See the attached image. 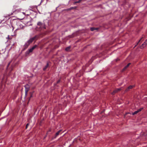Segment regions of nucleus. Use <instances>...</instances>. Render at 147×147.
Returning a JSON list of instances; mask_svg holds the SVG:
<instances>
[{"instance_id": "nucleus-11", "label": "nucleus", "mask_w": 147, "mask_h": 147, "mask_svg": "<svg viewBox=\"0 0 147 147\" xmlns=\"http://www.w3.org/2000/svg\"><path fill=\"white\" fill-rule=\"evenodd\" d=\"M133 87V86H130L127 89H126V91H128L129 90L131 89Z\"/></svg>"}, {"instance_id": "nucleus-31", "label": "nucleus", "mask_w": 147, "mask_h": 147, "mask_svg": "<svg viewBox=\"0 0 147 147\" xmlns=\"http://www.w3.org/2000/svg\"><path fill=\"white\" fill-rule=\"evenodd\" d=\"M37 27H36V29L37 30H38V29H37Z\"/></svg>"}, {"instance_id": "nucleus-19", "label": "nucleus", "mask_w": 147, "mask_h": 147, "mask_svg": "<svg viewBox=\"0 0 147 147\" xmlns=\"http://www.w3.org/2000/svg\"><path fill=\"white\" fill-rule=\"evenodd\" d=\"M7 38L9 39H11L12 38L11 36H9V35H8Z\"/></svg>"}, {"instance_id": "nucleus-8", "label": "nucleus", "mask_w": 147, "mask_h": 147, "mask_svg": "<svg viewBox=\"0 0 147 147\" xmlns=\"http://www.w3.org/2000/svg\"><path fill=\"white\" fill-rule=\"evenodd\" d=\"M147 44L144 42L140 46V48L141 49L143 48L144 47H146L147 45Z\"/></svg>"}, {"instance_id": "nucleus-12", "label": "nucleus", "mask_w": 147, "mask_h": 147, "mask_svg": "<svg viewBox=\"0 0 147 147\" xmlns=\"http://www.w3.org/2000/svg\"><path fill=\"white\" fill-rule=\"evenodd\" d=\"M130 63H129L128 64H127V65L123 69V70H125L129 66V65H130Z\"/></svg>"}, {"instance_id": "nucleus-22", "label": "nucleus", "mask_w": 147, "mask_h": 147, "mask_svg": "<svg viewBox=\"0 0 147 147\" xmlns=\"http://www.w3.org/2000/svg\"><path fill=\"white\" fill-rule=\"evenodd\" d=\"M60 80H58L57 82V83H59L60 82Z\"/></svg>"}, {"instance_id": "nucleus-30", "label": "nucleus", "mask_w": 147, "mask_h": 147, "mask_svg": "<svg viewBox=\"0 0 147 147\" xmlns=\"http://www.w3.org/2000/svg\"><path fill=\"white\" fill-rule=\"evenodd\" d=\"M143 37H142L140 39H141V40L143 38Z\"/></svg>"}, {"instance_id": "nucleus-16", "label": "nucleus", "mask_w": 147, "mask_h": 147, "mask_svg": "<svg viewBox=\"0 0 147 147\" xmlns=\"http://www.w3.org/2000/svg\"><path fill=\"white\" fill-rule=\"evenodd\" d=\"M19 28H17V29H16V30L14 31V36H15V35H16V31L18 30H19Z\"/></svg>"}, {"instance_id": "nucleus-7", "label": "nucleus", "mask_w": 147, "mask_h": 147, "mask_svg": "<svg viewBox=\"0 0 147 147\" xmlns=\"http://www.w3.org/2000/svg\"><path fill=\"white\" fill-rule=\"evenodd\" d=\"M121 90V88H117L113 91V92L112 93V94H114L115 93L119 91L120 90Z\"/></svg>"}, {"instance_id": "nucleus-29", "label": "nucleus", "mask_w": 147, "mask_h": 147, "mask_svg": "<svg viewBox=\"0 0 147 147\" xmlns=\"http://www.w3.org/2000/svg\"><path fill=\"white\" fill-rule=\"evenodd\" d=\"M22 13H23L24 15H25V13L24 12H22Z\"/></svg>"}, {"instance_id": "nucleus-20", "label": "nucleus", "mask_w": 147, "mask_h": 147, "mask_svg": "<svg viewBox=\"0 0 147 147\" xmlns=\"http://www.w3.org/2000/svg\"><path fill=\"white\" fill-rule=\"evenodd\" d=\"M44 0H41L40 3V4L38 5H39L41 4V3H42L43 2V1H44Z\"/></svg>"}, {"instance_id": "nucleus-10", "label": "nucleus", "mask_w": 147, "mask_h": 147, "mask_svg": "<svg viewBox=\"0 0 147 147\" xmlns=\"http://www.w3.org/2000/svg\"><path fill=\"white\" fill-rule=\"evenodd\" d=\"M49 65V64L48 63H47V64L43 68V70L44 71H45L46 69L47 68V67H48Z\"/></svg>"}, {"instance_id": "nucleus-26", "label": "nucleus", "mask_w": 147, "mask_h": 147, "mask_svg": "<svg viewBox=\"0 0 147 147\" xmlns=\"http://www.w3.org/2000/svg\"><path fill=\"white\" fill-rule=\"evenodd\" d=\"M10 63H9L8 64V65H7V67H8L9 66V64H10Z\"/></svg>"}, {"instance_id": "nucleus-27", "label": "nucleus", "mask_w": 147, "mask_h": 147, "mask_svg": "<svg viewBox=\"0 0 147 147\" xmlns=\"http://www.w3.org/2000/svg\"><path fill=\"white\" fill-rule=\"evenodd\" d=\"M10 63H9L8 64V65H7V67H8L9 66V64H10Z\"/></svg>"}, {"instance_id": "nucleus-25", "label": "nucleus", "mask_w": 147, "mask_h": 147, "mask_svg": "<svg viewBox=\"0 0 147 147\" xmlns=\"http://www.w3.org/2000/svg\"><path fill=\"white\" fill-rule=\"evenodd\" d=\"M12 14H13V13H11V14H10V15L8 14V16H10L11 15H12Z\"/></svg>"}, {"instance_id": "nucleus-28", "label": "nucleus", "mask_w": 147, "mask_h": 147, "mask_svg": "<svg viewBox=\"0 0 147 147\" xmlns=\"http://www.w3.org/2000/svg\"><path fill=\"white\" fill-rule=\"evenodd\" d=\"M145 42L147 44V39L145 40Z\"/></svg>"}, {"instance_id": "nucleus-13", "label": "nucleus", "mask_w": 147, "mask_h": 147, "mask_svg": "<svg viewBox=\"0 0 147 147\" xmlns=\"http://www.w3.org/2000/svg\"><path fill=\"white\" fill-rule=\"evenodd\" d=\"M70 46H69L66 48L65 50L67 51H69L70 49Z\"/></svg>"}, {"instance_id": "nucleus-3", "label": "nucleus", "mask_w": 147, "mask_h": 147, "mask_svg": "<svg viewBox=\"0 0 147 147\" xmlns=\"http://www.w3.org/2000/svg\"><path fill=\"white\" fill-rule=\"evenodd\" d=\"M36 36H35L33 37L30 38L29 40H28L27 41V42H28L29 44H30L35 39L36 37Z\"/></svg>"}, {"instance_id": "nucleus-21", "label": "nucleus", "mask_w": 147, "mask_h": 147, "mask_svg": "<svg viewBox=\"0 0 147 147\" xmlns=\"http://www.w3.org/2000/svg\"><path fill=\"white\" fill-rule=\"evenodd\" d=\"M29 125V123H27V125H26V129L27 128L28 126Z\"/></svg>"}, {"instance_id": "nucleus-18", "label": "nucleus", "mask_w": 147, "mask_h": 147, "mask_svg": "<svg viewBox=\"0 0 147 147\" xmlns=\"http://www.w3.org/2000/svg\"><path fill=\"white\" fill-rule=\"evenodd\" d=\"M82 0H79L78 1L75 2V3H79Z\"/></svg>"}, {"instance_id": "nucleus-14", "label": "nucleus", "mask_w": 147, "mask_h": 147, "mask_svg": "<svg viewBox=\"0 0 147 147\" xmlns=\"http://www.w3.org/2000/svg\"><path fill=\"white\" fill-rule=\"evenodd\" d=\"M61 131V130H60L59 131H57L55 135L56 137H57V136L59 135V134Z\"/></svg>"}, {"instance_id": "nucleus-15", "label": "nucleus", "mask_w": 147, "mask_h": 147, "mask_svg": "<svg viewBox=\"0 0 147 147\" xmlns=\"http://www.w3.org/2000/svg\"><path fill=\"white\" fill-rule=\"evenodd\" d=\"M138 113V111H135L134 112V113H132V114L133 115L136 114L137 113Z\"/></svg>"}, {"instance_id": "nucleus-4", "label": "nucleus", "mask_w": 147, "mask_h": 147, "mask_svg": "<svg viewBox=\"0 0 147 147\" xmlns=\"http://www.w3.org/2000/svg\"><path fill=\"white\" fill-rule=\"evenodd\" d=\"M24 87H25V94L26 95L28 91V90H29L30 86L28 84H26L25 85Z\"/></svg>"}, {"instance_id": "nucleus-23", "label": "nucleus", "mask_w": 147, "mask_h": 147, "mask_svg": "<svg viewBox=\"0 0 147 147\" xmlns=\"http://www.w3.org/2000/svg\"><path fill=\"white\" fill-rule=\"evenodd\" d=\"M19 10H18V9H17V10H16L14 12H18V11H19Z\"/></svg>"}, {"instance_id": "nucleus-24", "label": "nucleus", "mask_w": 147, "mask_h": 147, "mask_svg": "<svg viewBox=\"0 0 147 147\" xmlns=\"http://www.w3.org/2000/svg\"><path fill=\"white\" fill-rule=\"evenodd\" d=\"M141 40V39H140V40H139L138 42L137 43V45H138V43H139V42Z\"/></svg>"}, {"instance_id": "nucleus-2", "label": "nucleus", "mask_w": 147, "mask_h": 147, "mask_svg": "<svg viewBox=\"0 0 147 147\" xmlns=\"http://www.w3.org/2000/svg\"><path fill=\"white\" fill-rule=\"evenodd\" d=\"M37 25L39 27V28L40 29V30L46 29L44 23L38 22L37 23Z\"/></svg>"}, {"instance_id": "nucleus-32", "label": "nucleus", "mask_w": 147, "mask_h": 147, "mask_svg": "<svg viewBox=\"0 0 147 147\" xmlns=\"http://www.w3.org/2000/svg\"><path fill=\"white\" fill-rule=\"evenodd\" d=\"M47 1H49V0H47Z\"/></svg>"}, {"instance_id": "nucleus-6", "label": "nucleus", "mask_w": 147, "mask_h": 147, "mask_svg": "<svg viewBox=\"0 0 147 147\" xmlns=\"http://www.w3.org/2000/svg\"><path fill=\"white\" fill-rule=\"evenodd\" d=\"M30 45L28 42H25L24 45V48L23 49V50H24L26 49Z\"/></svg>"}, {"instance_id": "nucleus-5", "label": "nucleus", "mask_w": 147, "mask_h": 147, "mask_svg": "<svg viewBox=\"0 0 147 147\" xmlns=\"http://www.w3.org/2000/svg\"><path fill=\"white\" fill-rule=\"evenodd\" d=\"M37 7H38V6H36V5L31 6L30 7V10L32 11H33V9H34V10H35L36 9H37Z\"/></svg>"}, {"instance_id": "nucleus-1", "label": "nucleus", "mask_w": 147, "mask_h": 147, "mask_svg": "<svg viewBox=\"0 0 147 147\" xmlns=\"http://www.w3.org/2000/svg\"><path fill=\"white\" fill-rule=\"evenodd\" d=\"M37 47V45H35L31 48L29 49L28 50H27L25 53V55L26 56H27L29 54L32 52L33 50L36 48V47Z\"/></svg>"}, {"instance_id": "nucleus-9", "label": "nucleus", "mask_w": 147, "mask_h": 147, "mask_svg": "<svg viewBox=\"0 0 147 147\" xmlns=\"http://www.w3.org/2000/svg\"><path fill=\"white\" fill-rule=\"evenodd\" d=\"M99 29L98 28H95L94 27H91L90 28V30L92 31H94V30H98Z\"/></svg>"}, {"instance_id": "nucleus-17", "label": "nucleus", "mask_w": 147, "mask_h": 147, "mask_svg": "<svg viewBox=\"0 0 147 147\" xmlns=\"http://www.w3.org/2000/svg\"><path fill=\"white\" fill-rule=\"evenodd\" d=\"M143 108H141L140 109H138L137 111H138V112H140V111L142 110V109H143Z\"/></svg>"}]
</instances>
